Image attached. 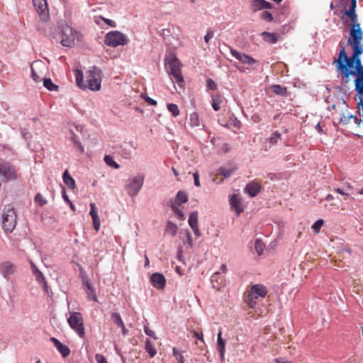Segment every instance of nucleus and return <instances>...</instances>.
Instances as JSON below:
<instances>
[{"label": "nucleus", "mask_w": 363, "mask_h": 363, "mask_svg": "<svg viewBox=\"0 0 363 363\" xmlns=\"http://www.w3.org/2000/svg\"><path fill=\"white\" fill-rule=\"evenodd\" d=\"M352 52L351 57H348L345 52V46H342L338 58L333 62L337 69L341 71L343 79L346 82L349 81L350 75H356L361 69H363L359 56Z\"/></svg>", "instance_id": "nucleus-1"}, {"label": "nucleus", "mask_w": 363, "mask_h": 363, "mask_svg": "<svg viewBox=\"0 0 363 363\" xmlns=\"http://www.w3.org/2000/svg\"><path fill=\"white\" fill-rule=\"evenodd\" d=\"M74 72L77 84L80 89H89L93 91H98L101 89V70L100 69L96 67H91L86 73V80H84L82 71L76 69Z\"/></svg>", "instance_id": "nucleus-2"}, {"label": "nucleus", "mask_w": 363, "mask_h": 363, "mask_svg": "<svg viewBox=\"0 0 363 363\" xmlns=\"http://www.w3.org/2000/svg\"><path fill=\"white\" fill-rule=\"evenodd\" d=\"M350 35L348 43L352 47L353 53L362 55L363 53V32L359 23H351Z\"/></svg>", "instance_id": "nucleus-3"}, {"label": "nucleus", "mask_w": 363, "mask_h": 363, "mask_svg": "<svg viewBox=\"0 0 363 363\" xmlns=\"http://www.w3.org/2000/svg\"><path fill=\"white\" fill-rule=\"evenodd\" d=\"M182 63L176 57H172L165 63L166 69L174 82L183 87L184 77L181 71Z\"/></svg>", "instance_id": "nucleus-4"}, {"label": "nucleus", "mask_w": 363, "mask_h": 363, "mask_svg": "<svg viewBox=\"0 0 363 363\" xmlns=\"http://www.w3.org/2000/svg\"><path fill=\"white\" fill-rule=\"evenodd\" d=\"M16 224V214L13 206L6 205L2 211V228L5 233H11Z\"/></svg>", "instance_id": "nucleus-5"}, {"label": "nucleus", "mask_w": 363, "mask_h": 363, "mask_svg": "<svg viewBox=\"0 0 363 363\" xmlns=\"http://www.w3.org/2000/svg\"><path fill=\"white\" fill-rule=\"evenodd\" d=\"M268 293V290L265 286L260 284H256L251 286L250 290L248 291L247 297V306L253 308L256 306V299L258 298H264Z\"/></svg>", "instance_id": "nucleus-6"}, {"label": "nucleus", "mask_w": 363, "mask_h": 363, "mask_svg": "<svg viewBox=\"0 0 363 363\" xmlns=\"http://www.w3.org/2000/svg\"><path fill=\"white\" fill-rule=\"evenodd\" d=\"M128 42L127 36L118 30L110 31L104 37V43L109 47L116 48L120 45H125Z\"/></svg>", "instance_id": "nucleus-7"}, {"label": "nucleus", "mask_w": 363, "mask_h": 363, "mask_svg": "<svg viewBox=\"0 0 363 363\" xmlns=\"http://www.w3.org/2000/svg\"><path fill=\"white\" fill-rule=\"evenodd\" d=\"M59 35V39H60V43L63 46L72 47L74 45L78 33L69 26L62 25Z\"/></svg>", "instance_id": "nucleus-8"}, {"label": "nucleus", "mask_w": 363, "mask_h": 363, "mask_svg": "<svg viewBox=\"0 0 363 363\" xmlns=\"http://www.w3.org/2000/svg\"><path fill=\"white\" fill-rule=\"evenodd\" d=\"M69 325L80 337H84L85 335L84 320L82 314L79 312H73L67 318Z\"/></svg>", "instance_id": "nucleus-9"}, {"label": "nucleus", "mask_w": 363, "mask_h": 363, "mask_svg": "<svg viewBox=\"0 0 363 363\" xmlns=\"http://www.w3.org/2000/svg\"><path fill=\"white\" fill-rule=\"evenodd\" d=\"M145 177L143 174H138L133 179H130L125 185L127 193L130 196H135L143 187Z\"/></svg>", "instance_id": "nucleus-10"}, {"label": "nucleus", "mask_w": 363, "mask_h": 363, "mask_svg": "<svg viewBox=\"0 0 363 363\" xmlns=\"http://www.w3.org/2000/svg\"><path fill=\"white\" fill-rule=\"evenodd\" d=\"M33 4L40 20L43 22H48L50 19V12L47 0H33Z\"/></svg>", "instance_id": "nucleus-11"}, {"label": "nucleus", "mask_w": 363, "mask_h": 363, "mask_svg": "<svg viewBox=\"0 0 363 363\" xmlns=\"http://www.w3.org/2000/svg\"><path fill=\"white\" fill-rule=\"evenodd\" d=\"M0 174L4 180H12L16 179V172L14 169L4 161L0 160Z\"/></svg>", "instance_id": "nucleus-12"}, {"label": "nucleus", "mask_w": 363, "mask_h": 363, "mask_svg": "<svg viewBox=\"0 0 363 363\" xmlns=\"http://www.w3.org/2000/svg\"><path fill=\"white\" fill-rule=\"evenodd\" d=\"M82 285L89 301H98L95 289L91 286L88 278H83Z\"/></svg>", "instance_id": "nucleus-13"}, {"label": "nucleus", "mask_w": 363, "mask_h": 363, "mask_svg": "<svg viewBox=\"0 0 363 363\" xmlns=\"http://www.w3.org/2000/svg\"><path fill=\"white\" fill-rule=\"evenodd\" d=\"M230 53L234 57H235L237 60H238L243 64L252 65L257 62V60L252 58V57L244 53L239 52L235 50L231 49Z\"/></svg>", "instance_id": "nucleus-14"}, {"label": "nucleus", "mask_w": 363, "mask_h": 363, "mask_svg": "<svg viewBox=\"0 0 363 363\" xmlns=\"http://www.w3.org/2000/svg\"><path fill=\"white\" fill-rule=\"evenodd\" d=\"M16 269V266L10 262H4L0 265V270L5 278L12 275Z\"/></svg>", "instance_id": "nucleus-15"}, {"label": "nucleus", "mask_w": 363, "mask_h": 363, "mask_svg": "<svg viewBox=\"0 0 363 363\" xmlns=\"http://www.w3.org/2000/svg\"><path fill=\"white\" fill-rule=\"evenodd\" d=\"M151 281L152 285L158 289H162L165 286L166 280L162 274H153L151 277Z\"/></svg>", "instance_id": "nucleus-16"}, {"label": "nucleus", "mask_w": 363, "mask_h": 363, "mask_svg": "<svg viewBox=\"0 0 363 363\" xmlns=\"http://www.w3.org/2000/svg\"><path fill=\"white\" fill-rule=\"evenodd\" d=\"M50 340L63 357H67L69 354L70 350L68 346L63 345L55 337H51Z\"/></svg>", "instance_id": "nucleus-17"}, {"label": "nucleus", "mask_w": 363, "mask_h": 363, "mask_svg": "<svg viewBox=\"0 0 363 363\" xmlns=\"http://www.w3.org/2000/svg\"><path fill=\"white\" fill-rule=\"evenodd\" d=\"M90 216H91L93 220V226L96 231H99L101 226L100 219L98 216L96 205L94 203H90Z\"/></svg>", "instance_id": "nucleus-18"}, {"label": "nucleus", "mask_w": 363, "mask_h": 363, "mask_svg": "<svg viewBox=\"0 0 363 363\" xmlns=\"http://www.w3.org/2000/svg\"><path fill=\"white\" fill-rule=\"evenodd\" d=\"M260 190L261 185L255 182H250L245 188V191L252 197L257 196Z\"/></svg>", "instance_id": "nucleus-19"}, {"label": "nucleus", "mask_w": 363, "mask_h": 363, "mask_svg": "<svg viewBox=\"0 0 363 363\" xmlns=\"http://www.w3.org/2000/svg\"><path fill=\"white\" fill-rule=\"evenodd\" d=\"M31 269L33 274L35 275L36 280L42 284L44 286V289L47 290V283L45 281V277L43 273L37 268V267L34 264L33 262H30Z\"/></svg>", "instance_id": "nucleus-20"}, {"label": "nucleus", "mask_w": 363, "mask_h": 363, "mask_svg": "<svg viewBox=\"0 0 363 363\" xmlns=\"http://www.w3.org/2000/svg\"><path fill=\"white\" fill-rule=\"evenodd\" d=\"M217 350L220 353L221 360L223 361L224 358H225V341L222 337V331L221 330H220L218 333Z\"/></svg>", "instance_id": "nucleus-21"}, {"label": "nucleus", "mask_w": 363, "mask_h": 363, "mask_svg": "<svg viewBox=\"0 0 363 363\" xmlns=\"http://www.w3.org/2000/svg\"><path fill=\"white\" fill-rule=\"evenodd\" d=\"M252 7L254 11H257L262 9H272V6L265 0H253Z\"/></svg>", "instance_id": "nucleus-22"}, {"label": "nucleus", "mask_w": 363, "mask_h": 363, "mask_svg": "<svg viewBox=\"0 0 363 363\" xmlns=\"http://www.w3.org/2000/svg\"><path fill=\"white\" fill-rule=\"evenodd\" d=\"M356 6H357V0H351V5H350V9L345 11V14L350 18L352 23H358L357 22V16L355 13Z\"/></svg>", "instance_id": "nucleus-23"}, {"label": "nucleus", "mask_w": 363, "mask_h": 363, "mask_svg": "<svg viewBox=\"0 0 363 363\" xmlns=\"http://www.w3.org/2000/svg\"><path fill=\"white\" fill-rule=\"evenodd\" d=\"M260 35L262 37L263 40L269 43V44H275L278 42L279 38V35L276 33H269L264 31Z\"/></svg>", "instance_id": "nucleus-24"}, {"label": "nucleus", "mask_w": 363, "mask_h": 363, "mask_svg": "<svg viewBox=\"0 0 363 363\" xmlns=\"http://www.w3.org/2000/svg\"><path fill=\"white\" fill-rule=\"evenodd\" d=\"M357 78L354 80L355 90L359 96H363V69L356 74Z\"/></svg>", "instance_id": "nucleus-25"}, {"label": "nucleus", "mask_w": 363, "mask_h": 363, "mask_svg": "<svg viewBox=\"0 0 363 363\" xmlns=\"http://www.w3.org/2000/svg\"><path fill=\"white\" fill-rule=\"evenodd\" d=\"M230 204L238 216L243 211L242 208L241 201L235 194L231 196L230 199Z\"/></svg>", "instance_id": "nucleus-26"}, {"label": "nucleus", "mask_w": 363, "mask_h": 363, "mask_svg": "<svg viewBox=\"0 0 363 363\" xmlns=\"http://www.w3.org/2000/svg\"><path fill=\"white\" fill-rule=\"evenodd\" d=\"M64 183L71 189L76 188L74 179L70 176L68 170H65L62 176Z\"/></svg>", "instance_id": "nucleus-27"}, {"label": "nucleus", "mask_w": 363, "mask_h": 363, "mask_svg": "<svg viewBox=\"0 0 363 363\" xmlns=\"http://www.w3.org/2000/svg\"><path fill=\"white\" fill-rule=\"evenodd\" d=\"M271 89L277 95H279V96H287L288 95L287 88L281 86L279 84L272 85Z\"/></svg>", "instance_id": "nucleus-28"}, {"label": "nucleus", "mask_w": 363, "mask_h": 363, "mask_svg": "<svg viewBox=\"0 0 363 363\" xmlns=\"http://www.w3.org/2000/svg\"><path fill=\"white\" fill-rule=\"evenodd\" d=\"M188 201V196L186 192L179 191L175 198V203L177 205H181L183 203H186Z\"/></svg>", "instance_id": "nucleus-29"}, {"label": "nucleus", "mask_w": 363, "mask_h": 363, "mask_svg": "<svg viewBox=\"0 0 363 363\" xmlns=\"http://www.w3.org/2000/svg\"><path fill=\"white\" fill-rule=\"evenodd\" d=\"M145 350L148 352L151 358L155 357L157 354V350L153 343L149 339L145 341Z\"/></svg>", "instance_id": "nucleus-30"}, {"label": "nucleus", "mask_w": 363, "mask_h": 363, "mask_svg": "<svg viewBox=\"0 0 363 363\" xmlns=\"http://www.w3.org/2000/svg\"><path fill=\"white\" fill-rule=\"evenodd\" d=\"M223 98L221 95H216L212 99V106L213 108L218 111L220 108V104L223 102Z\"/></svg>", "instance_id": "nucleus-31"}, {"label": "nucleus", "mask_w": 363, "mask_h": 363, "mask_svg": "<svg viewBox=\"0 0 363 363\" xmlns=\"http://www.w3.org/2000/svg\"><path fill=\"white\" fill-rule=\"evenodd\" d=\"M178 228L176 224L172 221H168L166 225L165 231L171 236H174L177 234Z\"/></svg>", "instance_id": "nucleus-32"}, {"label": "nucleus", "mask_w": 363, "mask_h": 363, "mask_svg": "<svg viewBox=\"0 0 363 363\" xmlns=\"http://www.w3.org/2000/svg\"><path fill=\"white\" fill-rule=\"evenodd\" d=\"M189 225L190 227L194 228L198 226V212L194 211L191 213L189 218Z\"/></svg>", "instance_id": "nucleus-33"}, {"label": "nucleus", "mask_w": 363, "mask_h": 363, "mask_svg": "<svg viewBox=\"0 0 363 363\" xmlns=\"http://www.w3.org/2000/svg\"><path fill=\"white\" fill-rule=\"evenodd\" d=\"M189 123L194 127L199 126L200 125L199 116L197 113L194 112L190 114Z\"/></svg>", "instance_id": "nucleus-34"}, {"label": "nucleus", "mask_w": 363, "mask_h": 363, "mask_svg": "<svg viewBox=\"0 0 363 363\" xmlns=\"http://www.w3.org/2000/svg\"><path fill=\"white\" fill-rule=\"evenodd\" d=\"M43 86L49 91H57L58 86L50 79H43Z\"/></svg>", "instance_id": "nucleus-35"}, {"label": "nucleus", "mask_w": 363, "mask_h": 363, "mask_svg": "<svg viewBox=\"0 0 363 363\" xmlns=\"http://www.w3.org/2000/svg\"><path fill=\"white\" fill-rule=\"evenodd\" d=\"M264 247H265V245L261 240L257 239L255 240V249L259 255L262 254Z\"/></svg>", "instance_id": "nucleus-36"}, {"label": "nucleus", "mask_w": 363, "mask_h": 363, "mask_svg": "<svg viewBox=\"0 0 363 363\" xmlns=\"http://www.w3.org/2000/svg\"><path fill=\"white\" fill-rule=\"evenodd\" d=\"M104 161L106 163V164H108V166L114 168V169H118L119 168V165L118 164V163H116L114 160L113 159L112 157H111L110 155H106L104 157Z\"/></svg>", "instance_id": "nucleus-37"}, {"label": "nucleus", "mask_w": 363, "mask_h": 363, "mask_svg": "<svg viewBox=\"0 0 363 363\" xmlns=\"http://www.w3.org/2000/svg\"><path fill=\"white\" fill-rule=\"evenodd\" d=\"M352 119L354 123L357 124L358 125L361 123L362 121L359 120L356 116L354 115H350L347 116H344V119L341 118V121L345 122L346 124L350 122V120Z\"/></svg>", "instance_id": "nucleus-38"}, {"label": "nucleus", "mask_w": 363, "mask_h": 363, "mask_svg": "<svg viewBox=\"0 0 363 363\" xmlns=\"http://www.w3.org/2000/svg\"><path fill=\"white\" fill-rule=\"evenodd\" d=\"M167 108L174 117L179 115V109L177 105L174 104H169L167 105Z\"/></svg>", "instance_id": "nucleus-39"}, {"label": "nucleus", "mask_w": 363, "mask_h": 363, "mask_svg": "<svg viewBox=\"0 0 363 363\" xmlns=\"http://www.w3.org/2000/svg\"><path fill=\"white\" fill-rule=\"evenodd\" d=\"M111 319L113 322L119 327L124 324L121 315L118 313H113L111 315Z\"/></svg>", "instance_id": "nucleus-40"}, {"label": "nucleus", "mask_w": 363, "mask_h": 363, "mask_svg": "<svg viewBox=\"0 0 363 363\" xmlns=\"http://www.w3.org/2000/svg\"><path fill=\"white\" fill-rule=\"evenodd\" d=\"M173 354L179 363H185L184 356L176 348H173Z\"/></svg>", "instance_id": "nucleus-41"}, {"label": "nucleus", "mask_w": 363, "mask_h": 363, "mask_svg": "<svg viewBox=\"0 0 363 363\" xmlns=\"http://www.w3.org/2000/svg\"><path fill=\"white\" fill-rule=\"evenodd\" d=\"M34 201L36 203H38L40 206H43L47 203V201L43 198L41 194L38 193L35 198Z\"/></svg>", "instance_id": "nucleus-42"}, {"label": "nucleus", "mask_w": 363, "mask_h": 363, "mask_svg": "<svg viewBox=\"0 0 363 363\" xmlns=\"http://www.w3.org/2000/svg\"><path fill=\"white\" fill-rule=\"evenodd\" d=\"M323 223H324V221L323 219H319V220H316L314 223V224L312 225L311 228L315 233H318L320 232V230L321 227L323 226Z\"/></svg>", "instance_id": "nucleus-43"}, {"label": "nucleus", "mask_w": 363, "mask_h": 363, "mask_svg": "<svg viewBox=\"0 0 363 363\" xmlns=\"http://www.w3.org/2000/svg\"><path fill=\"white\" fill-rule=\"evenodd\" d=\"M182 242L184 245L188 244L190 247L193 246V240L189 231L186 232L185 236L182 239Z\"/></svg>", "instance_id": "nucleus-44"}, {"label": "nucleus", "mask_w": 363, "mask_h": 363, "mask_svg": "<svg viewBox=\"0 0 363 363\" xmlns=\"http://www.w3.org/2000/svg\"><path fill=\"white\" fill-rule=\"evenodd\" d=\"M233 171L231 169H227L223 167H220L218 170V173L220 176H223L225 178H228L230 177Z\"/></svg>", "instance_id": "nucleus-45"}, {"label": "nucleus", "mask_w": 363, "mask_h": 363, "mask_svg": "<svg viewBox=\"0 0 363 363\" xmlns=\"http://www.w3.org/2000/svg\"><path fill=\"white\" fill-rule=\"evenodd\" d=\"M281 135L280 133H279L278 131H275L272 134L271 137L269 138V141L272 144H276L280 139Z\"/></svg>", "instance_id": "nucleus-46"}, {"label": "nucleus", "mask_w": 363, "mask_h": 363, "mask_svg": "<svg viewBox=\"0 0 363 363\" xmlns=\"http://www.w3.org/2000/svg\"><path fill=\"white\" fill-rule=\"evenodd\" d=\"M172 208L173 210V211L175 213V214L181 219H184V213L182 211V210L179 209L177 206V204H174L172 203Z\"/></svg>", "instance_id": "nucleus-47"}, {"label": "nucleus", "mask_w": 363, "mask_h": 363, "mask_svg": "<svg viewBox=\"0 0 363 363\" xmlns=\"http://www.w3.org/2000/svg\"><path fill=\"white\" fill-rule=\"evenodd\" d=\"M262 18L269 22H272L274 20L272 14L269 11H264Z\"/></svg>", "instance_id": "nucleus-48"}, {"label": "nucleus", "mask_w": 363, "mask_h": 363, "mask_svg": "<svg viewBox=\"0 0 363 363\" xmlns=\"http://www.w3.org/2000/svg\"><path fill=\"white\" fill-rule=\"evenodd\" d=\"M96 361L97 363H108L106 358L101 354H96L95 356Z\"/></svg>", "instance_id": "nucleus-49"}, {"label": "nucleus", "mask_w": 363, "mask_h": 363, "mask_svg": "<svg viewBox=\"0 0 363 363\" xmlns=\"http://www.w3.org/2000/svg\"><path fill=\"white\" fill-rule=\"evenodd\" d=\"M31 71H32V74H31V77H32V79L38 82H40L41 80V76H39L35 71L33 67L32 66L31 67Z\"/></svg>", "instance_id": "nucleus-50"}, {"label": "nucleus", "mask_w": 363, "mask_h": 363, "mask_svg": "<svg viewBox=\"0 0 363 363\" xmlns=\"http://www.w3.org/2000/svg\"><path fill=\"white\" fill-rule=\"evenodd\" d=\"M99 18L102 21H104L108 26H109L111 27H113V28H115L116 26V23L113 21L111 20V19H108V18H104L102 16H100Z\"/></svg>", "instance_id": "nucleus-51"}, {"label": "nucleus", "mask_w": 363, "mask_h": 363, "mask_svg": "<svg viewBox=\"0 0 363 363\" xmlns=\"http://www.w3.org/2000/svg\"><path fill=\"white\" fill-rule=\"evenodd\" d=\"M193 177H194V181L195 186H197V187H200L201 186V184H200V181H199V172H194V174H193Z\"/></svg>", "instance_id": "nucleus-52"}, {"label": "nucleus", "mask_w": 363, "mask_h": 363, "mask_svg": "<svg viewBox=\"0 0 363 363\" xmlns=\"http://www.w3.org/2000/svg\"><path fill=\"white\" fill-rule=\"evenodd\" d=\"M144 330L147 335L152 337L155 339H157V337L155 335V332L152 330L150 329L147 326H145Z\"/></svg>", "instance_id": "nucleus-53"}, {"label": "nucleus", "mask_w": 363, "mask_h": 363, "mask_svg": "<svg viewBox=\"0 0 363 363\" xmlns=\"http://www.w3.org/2000/svg\"><path fill=\"white\" fill-rule=\"evenodd\" d=\"M207 86L208 89L214 90L216 89V84L211 79H208L207 81Z\"/></svg>", "instance_id": "nucleus-54"}, {"label": "nucleus", "mask_w": 363, "mask_h": 363, "mask_svg": "<svg viewBox=\"0 0 363 363\" xmlns=\"http://www.w3.org/2000/svg\"><path fill=\"white\" fill-rule=\"evenodd\" d=\"M194 336L198 340L202 341L203 342H204L203 335L202 332L199 333L197 331H194Z\"/></svg>", "instance_id": "nucleus-55"}, {"label": "nucleus", "mask_w": 363, "mask_h": 363, "mask_svg": "<svg viewBox=\"0 0 363 363\" xmlns=\"http://www.w3.org/2000/svg\"><path fill=\"white\" fill-rule=\"evenodd\" d=\"M213 37V33L211 30L208 31L206 35L204 36V40L206 43L209 42V40Z\"/></svg>", "instance_id": "nucleus-56"}, {"label": "nucleus", "mask_w": 363, "mask_h": 363, "mask_svg": "<svg viewBox=\"0 0 363 363\" xmlns=\"http://www.w3.org/2000/svg\"><path fill=\"white\" fill-rule=\"evenodd\" d=\"M144 99H145V101L147 103H148L150 105H152V106L157 105V101L155 100H154L148 96L144 97Z\"/></svg>", "instance_id": "nucleus-57"}, {"label": "nucleus", "mask_w": 363, "mask_h": 363, "mask_svg": "<svg viewBox=\"0 0 363 363\" xmlns=\"http://www.w3.org/2000/svg\"><path fill=\"white\" fill-rule=\"evenodd\" d=\"M219 174L218 173L216 175L215 178L213 179V181L217 184H220L221 182H223V179H219Z\"/></svg>", "instance_id": "nucleus-58"}, {"label": "nucleus", "mask_w": 363, "mask_h": 363, "mask_svg": "<svg viewBox=\"0 0 363 363\" xmlns=\"http://www.w3.org/2000/svg\"><path fill=\"white\" fill-rule=\"evenodd\" d=\"M191 229H192V230L196 236H197V237L201 236V233H200V231L199 230V227L198 226L192 228Z\"/></svg>", "instance_id": "nucleus-59"}, {"label": "nucleus", "mask_w": 363, "mask_h": 363, "mask_svg": "<svg viewBox=\"0 0 363 363\" xmlns=\"http://www.w3.org/2000/svg\"><path fill=\"white\" fill-rule=\"evenodd\" d=\"M120 328H121L122 334H123L124 336L127 335H128V330L125 328V325H124V324H123L122 325H121V326H120Z\"/></svg>", "instance_id": "nucleus-60"}, {"label": "nucleus", "mask_w": 363, "mask_h": 363, "mask_svg": "<svg viewBox=\"0 0 363 363\" xmlns=\"http://www.w3.org/2000/svg\"><path fill=\"white\" fill-rule=\"evenodd\" d=\"M219 273H220V272H216V273H215V274L211 277V281H212V282H214L215 281H217V278L218 277Z\"/></svg>", "instance_id": "nucleus-61"}, {"label": "nucleus", "mask_w": 363, "mask_h": 363, "mask_svg": "<svg viewBox=\"0 0 363 363\" xmlns=\"http://www.w3.org/2000/svg\"><path fill=\"white\" fill-rule=\"evenodd\" d=\"M315 129L320 133H323V130L322 129L320 125L318 123L315 126Z\"/></svg>", "instance_id": "nucleus-62"}, {"label": "nucleus", "mask_w": 363, "mask_h": 363, "mask_svg": "<svg viewBox=\"0 0 363 363\" xmlns=\"http://www.w3.org/2000/svg\"><path fill=\"white\" fill-rule=\"evenodd\" d=\"M220 270L223 272H225L226 270H227V267L225 264H222L220 266Z\"/></svg>", "instance_id": "nucleus-63"}, {"label": "nucleus", "mask_w": 363, "mask_h": 363, "mask_svg": "<svg viewBox=\"0 0 363 363\" xmlns=\"http://www.w3.org/2000/svg\"><path fill=\"white\" fill-rule=\"evenodd\" d=\"M335 191L340 194L345 195V193L342 191L341 189H335Z\"/></svg>", "instance_id": "nucleus-64"}]
</instances>
